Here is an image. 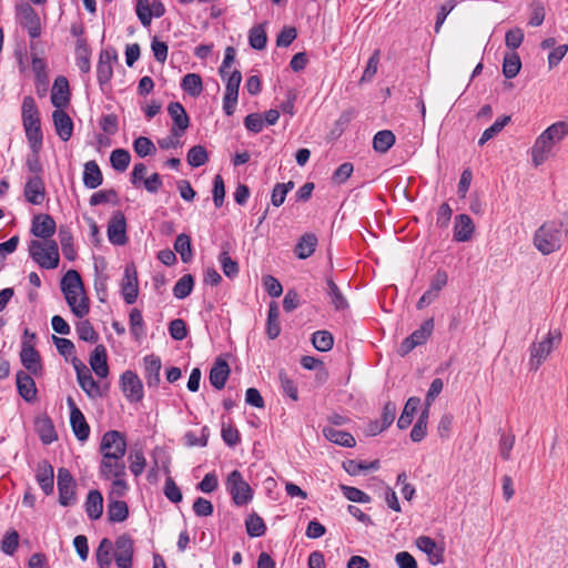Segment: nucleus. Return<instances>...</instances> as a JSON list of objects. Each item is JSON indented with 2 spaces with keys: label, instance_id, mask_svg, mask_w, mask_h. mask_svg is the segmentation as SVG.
Wrapping results in <instances>:
<instances>
[{
  "label": "nucleus",
  "instance_id": "obj_1",
  "mask_svg": "<svg viewBox=\"0 0 568 568\" xmlns=\"http://www.w3.org/2000/svg\"><path fill=\"white\" fill-rule=\"evenodd\" d=\"M568 235V229L561 221H547L534 233L532 244L542 255L559 251Z\"/></svg>",
  "mask_w": 568,
  "mask_h": 568
},
{
  "label": "nucleus",
  "instance_id": "obj_2",
  "mask_svg": "<svg viewBox=\"0 0 568 568\" xmlns=\"http://www.w3.org/2000/svg\"><path fill=\"white\" fill-rule=\"evenodd\" d=\"M22 122L27 140L31 149L37 152L42 145V131L36 101L30 95L23 98Z\"/></svg>",
  "mask_w": 568,
  "mask_h": 568
},
{
  "label": "nucleus",
  "instance_id": "obj_3",
  "mask_svg": "<svg viewBox=\"0 0 568 568\" xmlns=\"http://www.w3.org/2000/svg\"><path fill=\"white\" fill-rule=\"evenodd\" d=\"M29 255L42 268L53 270L59 265V247L55 241L32 240L29 244Z\"/></svg>",
  "mask_w": 568,
  "mask_h": 568
},
{
  "label": "nucleus",
  "instance_id": "obj_4",
  "mask_svg": "<svg viewBox=\"0 0 568 568\" xmlns=\"http://www.w3.org/2000/svg\"><path fill=\"white\" fill-rule=\"evenodd\" d=\"M561 333L557 329L550 331L539 342H535L529 347V368L537 371L541 364L548 358L551 352L559 345Z\"/></svg>",
  "mask_w": 568,
  "mask_h": 568
},
{
  "label": "nucleus",
  "instance_id": "obj_5",
  "mask_svg": "<svg viewBox=\"0 0 568 568\" xmlns=\"http://www.w3.org/2000/svg\"><path fill=\"white\" fill-rule=\"evenodd\" d=\"M225 487L236 506L247 505L253 499V489L239 470L229 474Z\"/></svg>",
  "mask_w": 568,
  "mask_h": 568
},
{
  "label": "nucleus",
  "instance_id": "obj_6",
  "mask_svg": "<svg viewBox=\"0 0 568 568\" xmlns=\"http://www.w3.org/2000/svg\"><path fill=\"white\" fill-rule=\"evenodd\" d=\"M99 450L103 458H124L126 453L125 436L118 430L106 432L101 438Z\"/></svg>",
  "mask_w": 568,
  "mask_h": 568
},
{
  "label": "nucleus",
  "instance_id": "obj_7",
  "mask_svg": "<svg viewBox=\"0 0 568 568\" xmlns=\"http://www.w3.org/2000/svg\"><path fill=\"white\" fill-rule=\"evenodd\" d=\"M17 19L22 28L27 29L31 38H38L41 33L40 18L34 9L27 2L16 7Z\"/></svg>",
  "mask_w": 568,
  "mask_h": 568
},
{
  "label": "nucleus",
  "instance_id": "obj_8",
  "mask_svg": "<svg viewBox=\"0 0 568 568\" xmlns=\"http://www.w3.org/2000/svg\"><path fill=\"white\" fill-rule=\"evenodd\" d=\"M225 84V93L223 98V110L226 115H232L235 111L239 97V88L242 81V75L239 70L227 73Z\"/></svg>",
  "mask_w": 568,
  "mask_h": 568
},
{
  "label": "nucleus",
  "instance_id": "obj_9",
  "mask_svg": "<svg viewBox=\"0 0 568 568\" xmlns=\"http://www.w3.org/2000/svg\"><path fill=\"white\" fill-rule=\"evenodd\" d=\"M75 481L71 473L65 468L58 470V490H59V503L67 507L75 500Z\"/></svg>",
  "mask_w": 568,
  "mask_h": 568
},
{
  "label": "nucleus",
  "instance_id": "obj_10",
  "mask_svg": "<svg viewBox=\"0 0 568 568\" xmlns=\"http://www.w3.org/2000/svg\"><path fill=\"white\" fill-rule=\"evenodd\" d=\"M434 329V320L429 318L425 321L422 326L413 332L404 342L400 344L399 354L402 356L408 354L416 346L424 344L430 336Z\"/></svg>",
  "mask_w": 568,
  "mask_h": 568
},
{
  "label": "nucleus",
  "instance_id": "obj_11",
  "mask_svg": "<svg viewBox=\"0 0 568 568\" xmlns=\"http://www.w3.org/2000/svg\"><path fill=\"white\" fill-rule=\"evenodd\" d=\"M67 405L70 409V423L75 437L81 442L87 440L90 435V427L84 415L72 397L67 398Z\"/></svg>",
  "mask_w": 568,
  "mask_h": 568
},
{
  "label": "nucleus",
  "instance_id": "obj_12",
  "mask_svg": "<svg viewBox=\"0 0 568 568\" xmlns=\"http://www.w3.org/2000/svg\"><path fill=\"white\" fill-rule=\"evenodd\" d=\"M121 388L126 399L131 403H138L143 398L142 382L132 371H126L122 374Z\"/></svg>",
  "mask_w": 568,
  "mask_h": 568
},
{
  "label": "nucleus",
  "instance_id": "obj_13",
  "mask_svg": "<svg viewBox=\"0 0 568 568\" xmlns=\"http://www.w3.org/2000/svg\"><path fill=\"white\" fill-rule=\"evenodd\" d=\"M60 285L68 304H71L70 300L85 294L81 276L75 270H69L63 275Z\"/></svg>",
  "mask_w": 568,
  "mask_h": 568
},
{
  "label": "nucleus",
  "instance_id": "obj_14",
  "mask_svg": "<svg viewBox=\"0 0 568 568\" xmlns=\"http://www.w3.org/2000/svg\"><path fill=\"white\" fill-rule=\"evenodd\" d=\"M108 239L114 245H124L126 237V220L121 211H115L108 224Z\"/></svg>",
  "mask_w": 568,
  "mask_h": 568
},
{
  "label": "nucleus",
  "instance_id": "obj_15",
  "mask_svg": "<svg viewBox=\"0 0 568 568\" xmlns=\"http://www.w3.org/2000/svg\"><path fill=\"white\" fill-rule=\"evenodd\" d=\"M447 281V273L445 271L438 270L432 278L428 290L417 302V308L422 310L432 304L439 296V292L446 286Z\"/></svg>",
  "mask_w": 568,
  "mask_h": 568
},
{
  "label": "nucleus",
  "instance_id": "obj_16",
  "mask_svg": "<svg viewBox=\"0 0 568 568\" xmlns=\"http://www.w3.org/2000/svg\"><path fill=\"white\" fill-rule=\"evenodd\" d=\"M115 564L119 568H131L133 556V541L126 536H120L113 547Z\"/></svg>",
  "mask_w": 568,
  "mask_h": 568
},
{
  "label": "nucleus",
  "instance_id": "obj_17",
  "mask_svg": "<svg viewBox=\"0 0 568 568\" xmlns=\"http://www.w3.org/2000/svg\"><path fill=\"white\" fill-rule=\"evenodd\" d=\"M74 368L77 372L78 383H79L80 387L83 389V392L90 398L100 397L102 395L101 388L98 385V383L94 381V378L92 377L89 368L80 362L78 364H74Z\"/></svg>",
  "mask_w": 568,
  "mask_h": 568
},
{
  "label": "nucleus",
  "instance_id": "obj_18",
  "mask_svg": "<svg viewBox=\"0 0 568 568\" xmlns=\"http://www.w3.org/2000/svg\"><path fill=\"white\" fill-rule=\"evenodd\" d=\"M168 112L173 120L172 135L181 138L190 124L185 109L180 102H171L168 106Z\"/></svg>",
  "mask_w": 568,
  "mask_h": 568
},
{
  "label": "nucleus",
  "instance_id": "obj_19",
  "mask_svg": "<svg viewBox=\"0 0 568 568\" xmlns=\"http://www.w3.org/2000/svg\"><path fill=\"white\" fill-rule=\"evenodd\" d=\"M122 296L126 304H133L139 295L136 271L133 266H126L121 283Z\"/></svg>",
  "mask_w": 568,
  "mask_h": 568
},
{
  "label": "nucleus",
  "instance_id": "obj_20",
  "mask_svg": "<svg viewBox=\"0 0 568 568\" xmlns=\"http://www.w3.org/2000/svg\"><path fill=\"white\" fill-rule=\"evenodd\" d=\"M126 466L123 458H103L100 462V476L105 480L125 477Z\"/></svg>",
  "mask_w": 568,
  "mask_h": 568
},
{
  "label": "nucleus",
  "instance_id": "obj_21",
  "mask_svg": "<svg viewBox=\"0 0 568 568\" xmlns=\"http://www.w3.org/2000/svg\"><path fill=\"white\" fill-rule=\"evenodd\" d=\"M552 143H550L541 133L535 140L530 150L531 162L537 168L544 164L550 156L554 155Z\"/></svg>",
  "mask_w": 568,
  "mask_h": 568
},
{
  "label": "nucleus",
  "instance_id": "obj_22",
  "mask_svg": "<svg viewBox=\"0 0 568 568\" xmlns=\"http://www.w3.org/2000/svg\"><path fill=\"white\" fill-rule=\"evenodd\" d=\"M20 361L23 367L32 375H38L42 369L40 355L29 342L22 343Z\"/></svg>",
  "mask_w": 568,
  "mask_h": 568
},
{
  "label": "nucleus",
  "instance_id": "obj_23",
  "mask_svg": "<svg viewBox=\"0 0 568 568\" xmlns=\"http://www.w3.org/2000/svg\"><path fill=\"white\" fill-rule=\"evenodd\" d=\"M55 232V222L48 214H39L36 215L32 220L31 233L43 239V241H50Z\"/></svg>",
  "mask_w": 568,
  "mask_h": 568
},
{
  "label": "nucleus",
  "instance_id": "obj_24",
  "mask_svg": "<svg viewBox=\"0 0 568 568\" xmlns=\"http://www.w3.org/2000/svg\"><path fill=\"white\" fill-rule=\"evenodd\" d=\"M116 53L114 50H103L100 53L97 67L98 80L101 84L106 83L113 75L112 63L116 61Z\"/></svg>",
  "mask_w": 568,
  "mask_h": 568
},
{
  "label": "nucleus",
  "instance_id": "obj_25",
  "mask_svg": "<svg viewBox=\"0 0 568 568\" xmlns=\"http://www.w3.org/2000/svg\"><path fill=\"white\" fill-rule=\"evenodd\" d=\"M24 196L26 200L33 205H40L44 201L45 187L39 175H34L27 181Z\"/></svg>",
  "mask_w": 568,
  "mask_h": 568
},
{
  "label": "nucleus",
  "instance_id": "obj_26",
  "mask_svg": "<svg viewBox=\"0 0 568 568\" xmlns=\"http://www.w3.org/2000/svg\"><path fill=\"white\" fill-rule=\"evenodd\" d=\"M416 547L425 552L428 557V561L432 565H438L443 562V549L438 547L436 541L427 536H420L415 540Z\"/></svg>",
  "mask_w": 568,
  "mask_h": 568
},
{
  "label": "nucleus",
  "instance_id": "obj_27",
  "mask_svg": "<svg viewBox=\"0 0 568 568\" xmlns=\"http://www.w3.org/2000/svg\"><path fill=\"white\" fill-rule=\"evenodd\" d=\"M70 101L69 83L64 77H58L52 87L51 102L60 110L65 108Z\"/></svg>",
  "mask_w": 568,
  "mask_h": 568
},
{
  "label": "nucleus",
  "instance_id": "obj_28",
  "mask_svg": "<svg viewBox=\"0 0 568 568\" xmlns=\"http://www.w3.org/2000/svg\"><path fill=\"white\" fill-rule=\"evenodd\" d=\"M55 132L62 141H68L73 132L71 118L62 110H55L52 113Z\"/></svg>",
  "mask_w": 568,
  "mask_h": 568
},
{
  "label": "nucleus",
  "instance_id": "obj_29",
  "mask_svg": "<svg viewBox=\"0 0 568 568\" xmlns=\"http://www.w3.org/2000/svg\"><path fill=\"white\" fill-rule=\"evenodd\" d=\"M475 231L471 219L466 214H459L455 217L454 239L457 242L469 241Z\"/></svg>",
  "mask_w": 568,
  "mask_h": 568
},
{
  "label": "nucleus",
  "instance_id": "obj_30",
  "mask_svg": "<svg viewBox=\"0 0 568 568\" xmlns=\"http://www.w3.org/2000/svg\"><path fill=\"white\" fill-rule=\"evenodd\" d=\"M37 481L45 495L53 491L54 474L53 467L45 460L38 464Z\"/></svg>",
  "mask_w": 568,
  "mask_h": 568
},
{
  "label": "nucleus",
  "instance_id": "obj_31",
  "mask_svg": "<svg viewBox=\"0 0 568 568\" xmlns=\"http://www.w3.org/2000/svg\"><path fill=\"white\" fill-rule=\"evenodd\" d=\"M144 378L149 387H156L160 383L161 359L155 355H148L143 358Z\"/></svg>",
  "mask_w": 568,
  "mask_h": 568
},
{
  "label": "nucleus",
  "instance_id": "obj_32",
  "mask_svg": "<svg viewBox=\"0 0 568 568\" xmlns=\"http://www.w3.org/2000/svg\"><path fill=\"white\" fill-rule=\"evenodd\" d=\"M90 366L97 376L104 378L109 374L106 351L103 345H97L90 356Z\"/></svg>",
  "mask_w": 568,
  "mask_h": 568
},
{
  "label": "nucleus",
  "instance_id": "obj_33",
  "mask_svg": "<svg viewBox=\"0 0 568 568\" xmlns=\"http://www.w3.org/2000/svg\"><path fill=\"white\" fill-rule=\"evenodd\" d=\"M17 387L20 396L27 400L32 402L37 397V387L33 378L23 371L17 373Z\"/></svg>",
  "mask_w": 568,
  "mask_h": 568
},
{
  "label": "nucleus",
  "instance_id": "obj_34",
  "mask_svg": "<svg viewBox=\"0 0 568 568\" xmlns=\"http://www.w3.org/2000/svg\"><path fill=\"white\" fill-rule=\"evenodd\" d=\"M85 513L92 520H97L103 513V497L99 490H90L85 499Z\"/></svg>",
  "mask_w": 568,
  "mask_h": 568
},
{
  "label": "nucleus",
  "instance_id": "obj_35",
  "mask_svg": "<svg viewBox=\"0 0 568 568\" xmlns=\"http://www.w3.org/2000/svg\"><path fill=\"white\" fill-rule=\"evenodd\" d=\"M230 375V367L225 361L219 359L214 363L210 371V383L216 389H222L225 386Z\"/></svg>",
  "mask_w": 568,
  "mask_h": 568
},
{
  "label": "nucleus",
  "instance_id": "obj_36",
  "mask_svg": "<svg viewBox=\"0 0 568 568\" xmlns=\"http://www.w3.org/2000/svg\"><path fill=\"white\" fill-rule=\"evenodd\" d=\"M103 182L102 172L95 161H88L83 170V184L88 189H97Z\"/></svg>",
  "mask_w": 568,
  "mask_h": 568
},
{
  "label": "nucleus",
  "instance_id": "obj_37",
  "mask_svg": "<svg viewBox=\"0 0 568 568\" xmlns=\"http://www.w3.org/2000/svg\"><path fill=\"white\" fill-rule=\"evenodd\" d=\"M323 434L327 440L339 446L354 447L356 445L355 438L347 432H343L334 427H324Z\"/></svg>",
  "mask_w": 568,
  "mask_h": 568
},
{
  "label": "nucleus",
  "instance_id": "obj_38",
  "mask_svg": "<svg viewBox=\"0 0 568 568\" xmlns=\"http://www.w3.org/2000/svg\"><path fill=\"white\" fill-rule=\"evenodd\" d=\"M541 134L556 146L568 135V122L558 121L549 125Z\"/></svg>",
  "mask_w": 568,
  "mask_h": 568
},
{
  "label": "nucleus",
  "instance_id": "obj_39",
  "mask_svg": "<svg viewBox=\"0 0 568 568\" xmlns=\"http://www.w3.org/2000/svg\"><path fill=\"white\" fill-rule=\"evenodd\" d=\"M106 515L110 521L122 523L129 516V508L125 501L120 499L108 500Z\"/></svg>",
  "mask_w": 568,
  "mask_h": 568
},
{
  "label": "nucleus",
  "instance_id": "obj_40",
  "mask_svg": "<svg viewBox=\"0 0 568 568\" xmlns=\"http://www.w3.org/2000/svg\"><path fill=\"white\" fill-rule=\"evenodd\" d=\"M316 244H317V239L314 234H311V233L304 234L300 239V241L295 247V253H296L297 257L302 258V260L310 257L314 253Z\"/></svg>",
  "mask_w": 568,
  "mask_h": 568
},
{
  "label": "nucleus",
  "instance_id": "obj_41",
  "mask_svg": "<svg viewBox=\"0 0 568 568\" xmlns=\"http://www.w3.org/2000/svg\"><path fill=\"white\" fill-rule=\"evenodd\" d=\"M95 557L100 568H110L113 557L112 541L103 538L97 549Z\"/></svg>",
  "mask_w": 568,
  "mask_h": 568
},
{
  "label": "nucleus",
  "instance_id": "obj_42",
  "mask_svg": "<svg viewBox=\"0 0 568 568\" xmlns=\"http://www.w3.org/2000/svg\"><path fill=\"white\" fill-rule=\"evenodd\" d=\"M419 404L420 399L418 397H410L407 399L403 413L397 420L398 428L405 429L412 424L414 414L416 413Z\"/></svg>",
  "mask_w": 568,
  "mask_h": 568
},
{
  "label": "nucleus",
  "instance_id": "obj_43",
  "mask_svg": "<svg viewBox=\"0 0 568 568\" xmlns=\"http://www.w3.org/2000/svg\"><path fill=\"white\" fill-rule=\"evenodd\" d=\"M395 143V135L389 130H383L375 134L373 148L379 153H386Z\"/></svg>",
  "mask_w": 568,
  "mask_h": 568
},
{
  "label": "nucleus",
  "instance_id": "obj_44",
  "mask_svg": "<svg viewBox=\"0 0 568 568\" xmlns=\"http://www.w3.org/2000/svg\"><path fill=\"white\" fill-rule=\"evenodd\" d=\"M511 118L509 115H504L497 119L489 128H487L480 139L478 140L479 145H484L489 140L498 135L503 129L510 122Z\"/></svg>",
  "mask_w": 568,
  "mask_h": 568
},
{
  "label": "nucleus",
  "instance_id": "obj_45",
  "mask_svg": "<svg viewBox=\"0 0 568 568\" xmlns=\"http://www.w3.org/2000/svg\"><path fill=\"white\" fill-rule=\"evenodd\" d=\"M344 469L351 476H357L363 471L376 470L379 468V462L373 460L369 463L358 460H347L343 464Z\"/></svg>",
  "mask_w": 568,
  "mask_h": 568
},
{
  "label": "nucleus",
  "instance_id": "obj_46",
  "mask_svg": "<svg viewBox=\"0 0 568 568\" xmlns=\"http://www.w3.org/2000/svg\"><path fill=\"white\" fill-rule=\"evenodd\" d=\"M181 87L191 97H197L203 90L202 79L196 73H187L183 77Z\"/></svg>",
  "mask_w": 568,
  "mask_h": 568
},
{
  "label": "nucleus",
  "instance_id": "obj_47",
  "mask_svg": "<svg viewBox=\"0 0 568 568\" xmlns=\"http://www.w3.org/2000/svg\"><path fill=\"white\" fill-rule=\"evenodd\" d=\"M521 68L520 58L516 52L506 54L503 62V74L507 79L515 78Z\"/></svg>",
  "mask_w": 568,
  "mask_h": 568
},
{
  "label": "nucleus",
  "instance_id": "obj_48",
  "mask_svg": "<svg viewBox=\"0 0 568 568\" xmlns=\"http://www.w3.org/2000/svg\"><path fill=\"white\" fill-rule=\"evenodd\" d=\"M174 250L176 253L180 254L181 260L184 263L190 262L192 258V246L190 236L184 233L179 234L174 242Z\"/></svg>",
  "mask_w": 568,
  "mask_h": 568
},
{
  "label": "nucleus",
  "instance_id": "obj_49",
  "mask_svg": "<svg viewBox=\"0 0 568 568\" xmlns=\"http://www.w3.org/2000/svg\"><path fill=\"white\" fill-rule=\"evenodd\" d=\"M130 332L135 341H140L145 335L143 317L138 308H132L130 312Z\"/></svg>",
  "mask_w": 568,
  "mask_h": 568
},
{
  "label": "nucleus",
  "instance_id": "obj_50",
  "mask_svg": "<svg viewBox=\"0 0 568 568\" xmlns=\"http://www.w3.org/2000/svg\"><path fill=\"white\" fill-rule=\"evenodd\" d=\"M131 161L129 151L124 149H115L111 152L110 162L115 171L124 172Z\"/></svg>",
  "mask_w": 568,
  "mask_h": 568
},
{
  "label": "nucleus",
  "instance_id": "obj_51",
  "mask_svg": "<svg viewBox=\"0 0 568 568\" xmlns=\"http://www.w3.org/2000/svg\"><path fill=\"white\" fill-rule=\"evenodd\" d=\"M312 343L320 352H328L334 345V337L328 331H317L312 335Z\"/></svg>",
  "mask_w": 568,
  "mask_h": 568
},
{
  "label": "nucleus",
  "instance_id": "obj_52",
  "mask_svg": "<svg viewBox=\"0 0 568 568\" xmlns=\"http://www.w3.org/2000/svg\"><path fill=\"white\" fill-rule=\"evenodd\" d=\"M129 468L134 476H140L145 468L146 460L141 449H132L129 454Z\"/></svg>",
  "mask_w": 568,
  "mask_h": 568
},
{
  "label": "nucleus",
  "instance_id": "obj_53",
  "mask_svg": "<svg viewBox=\"0 0 568 568\" xmlns=\"http://www.w3.org/2000/svg\"><path fill=\"white\" fill-rule=\"evenodd\" d=\"M327 284V294L331 297V302L334 305L336 311H342L347 307V301L343 296L342 292L337 287V285L334 283L333 280L328 278L326 281Z\"/></svg>",
  "mask_w": 568,
  "mask_h": 568
},
{
  "label": "nucleus",
  "instance_id": "obj_54",
  "mask_svg": "<svg viewBox=\"0 0 568 568\" xmlns=\"http://www.w3.org/2000/svg\"><path fill=\"white\" fill-rule=\"evenodd\" d=\"M59 239L64 257L68 258L69 261H73L75 258L77 253L73 247V237L71 233L68 230L61 227L59 230Z\"/></svg>",
  "mask_w": 568,
  "mask_h": 568
},
{
  "label": "nucleus",
  "instance_id": "obj_55",
  "mask_svg": "<svg viewBox=\"0 0 568 568\" xmlns=\"http://www.w3.org/2000/svg\"><path fill=\"white\" fill-rule=\"evenodd\" d=\"M209 160L207 152L204 146L195 145L191 148L186 155V161L189 165L193 168H199L204 165Z\"/></svg>",
  "mask_w": 568,
  "mask_h": 568
},
{
  "label": "nucleus",
  "instance_id": "obj_56",
  "mask_svg": "<svg viewBox=\"0 0 568 568\" xmlns=\"http://www.w3.org/2000/svg\"><path fill=\"white\" fill-rule=\"evenodd\" d=\"M194 281L191 274L183 275L174 285L173 294L176 298H185L193 290Z\"/></svg>",
  "mask_w": 568,
  "mask_h": 568
},
{
  "label": "nucleus",
  "instance_id": "obj_57",
  "mask_svg": "<svg viewBox=\"0 0 568 568\" xmlns=\"http://www.w3.org/2000/svg\"><path fill=\"white\" fill-rule=\"evenodd\" d=\"M129 490V485L125 477L112 478L110 489L108 493V500L119 499L124 497Z\"/></svg>",
  "mask_w": 568,
  "mask_h": 568
},
{
  "label": "nucleus",
  "instance_id": "obj_58",
  "mask_svg": "<svg viewBox=\"0 0 568 568\" xmlns=\"http://www.w3.org/2000/svg\"><path fill=\"white\" fill-rule=\"evenodd\" d=\"M245 526L251 537H260L264 535L266 529L263 519L256 514H252L246 518Z\"/></svg>",
  "mask_w": 568,
  "mask_h": 568
},
{
  "label": "nucleus",
  "instance_id": "obj_59",
  "mask_svg": "<svg viewBox=\"0 0 568 568\" xmlns=\"http://www.w3.org/2000/svg\"><path fill=\"white\" fill-rule=\"evenodd\" d=\"M70 301H71V304H68V305L74 316H77L79 318H83L84 316H87L89 314L90 305H89V298L85 294L77 296V297H74V300H70Z\"/></svg>",
  "mask_w": 568,
  "mask_h": 568
},
{
  "label": "nucleus",
  "instance_id": "obj_60",
  "mask_svg": "<svg viewBox=\"0 0 568 568\" xmlns=\"http://www.w3.org/2000/svg\"><path fill=\"white\" fill-rule=\"evenodd\" d=\"M248 41L252 48L262 50L265 48L267 37L262 26H255L250 30Z\"/></svg>",
  "mask_w": 568,
  "mask_h": 568
},
{
  "label": "nucleus",
  "instance_id": "obj_61",
  "mask_svg": "<svg viewBox=\"0 0 568 568\" xmlns=\"http://www.w3.org/2000/svg\"><path fill=\"white\" fill-rule=\"evenodd\" d=\"M294 187V183L292 181L287 183H277L275 184L272 192V204L276 207L281 206L286 197V194Z\"/></svg>",
  "mask_w": 568,
  "mask_h": 568
},
{
  "label": "nucleus",
  "instance_id": "obj_62",
  "mask_svg": "<svg viewBox=\"0 0 568 568\" xmlns=\"http://www.w3.org/2000/svg\"><path fill=\"white\" fill-rule=\"evenodd\" d=\"M47 64L43 59L32 55V70L36 75L37 85L45 87L48 84Z\"/></svg>",
  "mask_w": 568,
  "mask_h": 568
},
{
  "label": "nucleus",
  "instance_id": "obj_63",
  "mask_svg": "<svg viewBox=\"0 0 568 568\" xmlns=\"http://www.w3.org/2000/svg\"><path fill=\"white\" fill-rule=\"evenodd\" d=\"M133 149L140 158H145L148 155L154 154L156 151L153 142L145 136H139L138 139H135L133 143Z\"/></svg>",
  "mask_w": 568,
  "mask_h": 568
},
{
  "label": "nucleus",
  "instance_id": "obj_64",
  "mask_svg": "<svg viewBox=\"0 0 568 568\" xmlns=\"http://www.w3.org/2000/svg\"><path fill=\"white\" fill-rule=\"evenodd\" d=\"M19 545V534L16 530L8 531L0 544V549L6 555H13Z\"/></svg>",
  "mask_w": 568,
  "mask_h": 568
}]
</instances>
